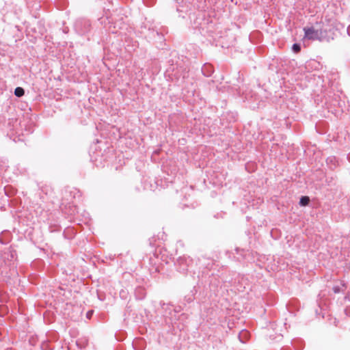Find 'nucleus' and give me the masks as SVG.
Returning a JSON list of instances; mask_svg holds the SVG:
<instances>
[{
	"label": "nucleus",
	"mask_w": 350,
	"mask_h": 350,
	"mask_svg": "<svg viewBox=\"0 0 350 350\" xmlns=\"http://www.w3.org/2000/svg\"><path fill=\"white\" fill-rule=\"evenodd\" d=\"M304 37L310 40L325 41L328 40L326 38V32L323 29H315L314 27H304Z\"/></svg>",
	"instance_id": "f257e3e1"
},
{
	"label": "nucleus",
	"mask_w": 350,
	"mask_h": 350,
	"mask_svg": "<svg viewBox=\"0 0 350 350\" xmlns=\"http://www.w3.org/2000/svg\"><path fill=\"white\" fill-rule=\"evenodd\" d=\"M192 264V258L189 256H183L177 258L175 265L179 272L186 273Z\"/></svg>",
	"instance_id": "f03ea898"
},
{
	"label": "nucleus",
	"mask_w": 350,
	"mask_h": 350,
	"mask_svg": "<svg viewBox=\"0 0 350 350\" xmlns=\"http://www.w3.org/2000/svg\"><path fill=\"white\" fill-rule=\"evenodd\" d=\"M16 120L14 118L6 119L4 116H0V133H8L14 129V123Z\"/></svg>",
	"instance_id": "7ed1b4c3"
},
{
	"label": "nucleus",
	"mask_w": 350,
	"mask_h": 350,
	"mask_svg": "<svg viewBox=\"0 0 350 350\" xmlns=\"http://www.w3.org/2000/svg\"><path fill=\"white\" fill-rule=\"evenodd\" d=\"M90 27L91 25L88 20L79 21L75 23L77 30L81 34L88 32Z\"/></svg>",
	"instance_id": "20e7f679"
},
{
	"label": "nucleus",
	"mask_w": 350,
	"mask_h": 350,
	"mask_svg": "<svg viewBox=\"0 0 350 350\" xmlns=\"http://www.w3.org/2000/svg\"><path fill=\"white\" fill-rule=\"evenodd\" d=\"M135 296L138 299H142L146 296V291L142 287H137L135 291Z\"/></svg>",
	"instance_id": "39448f33"
},
{
	"label": "nucleus",
	"mask_w": 350,
	"mask_h": 350,
	"mask_svg": "<svg viewBox=\"0 0 350 350\" xmlns=\"http://www.w3.org/2000/svg\"><path fill=\"white\" fill-rule=\"evenodd\" d=\"M327 164L329 165L330 168L335 167L336 166V159L335 157H329L326 159Z\"/></svg>",
	"instance_id": "423d86ee"
},
{
	"label": "nucleus",
	"mask_w": 350,
	"mask_h": 350,
	"mask_svg": "<svg viewBox=\"0 0 350 350\" xmlns=\"http://www.w3.org/2000/svg\"><path fill=\"white\" fill-rule=\"evenodd\" d=\"M25 94V90L21 87H17L14 90V95L17 97H21Z\"/></svg>",
	"instance_id": "0eeeda50"
},
{
	"label": "nucleus",
	"mask_w": 350,
	"mask_h": 350,
	"mask_svg": "<svg viewBox=\"0 0 350 350\" xmlns=\"http://www.w3.org/2000/svg\"><path fill=\"white\" fill-rule=\"evenodd\" d=\"M310 202V198L308 196H302L300 198L299 204L301 206H307Z\"/></svg>",
	"instance_id": "6e6552de"
},
{
	"label": "nucleus",
	"mask_w": 350,
	"mask_h": 350,
	"mask_svg": "<svg viewBox=\"0 0 350 350\" xmlns=\"http://www.w3.org/2000/svg\"><path fill=\"white\" fill-rule=\"evenodd\" d=\"M292 49L295 53H297L301 51V46L299 44L295 43L293 44Z\"/></svg>",
	"instance_id": "1a4fd4ad"
},
{
	"label": "nucleus",
	"mask_w": 350,
	"mask_h": 350,
	"mask_svg": "<svg viewBox=\"0 0 350 350\" xmlns=\"http://www.w3.org/2000/svg\"><path fill=\"white\" fill-rule=\"evenodd\" d=\"M333 291L335 293H338L340 291V288L338 286H335L333 287Z\"/></svg>",
	"instance_id": "9d476101"
},
{
	"label": "nucleus",
	"mask_w": 350,
	"mask_h": 350,
	"mask_svg": "<svg viewBox=\"0 0 350 350\" xmlns=\"http://www.w3.org/2000/svg\"><path fill=\"white\" fill-rule=\"evenodd\" d=\"M247 332H245V331H243L242 332L240 333V335H239V338H240V340L241 341V342H245L241 338V336L243 335V334H247Z\"/></svg>",
	"instance_id": "9b49d317"
},
{
	"label": "nucleus",
	"mask_w": 350,
	"mask_h": 350,
	"mask_svg": "<svg viewBox=\"0 0 350 350\" xmlns=\"http://www.w3.org/2000/svg\"><path fill=\"white\" fill-rule=\"evenodd\" d=\"M344 312H345L346 316L348 317L349 316V310L347 308L344 310Z\"/></svg>",
	"instance_id": "f8f14e48"
},
{
	"label": "nucleus",
	"mask_w": 350,
	"mask_h": 350,
	"mask_svg": "<svg viewBox=\"0 0 350 350\" xmlns=\"http://www.w3.org/2000/svg\"><path fill=\"white\" fill-rule=\"evenodd\" d=\"M92 311H89V312H88V313H87V317H88V318H90V316L92 315Z\"/></svg>",
	"instance_id": "ddd939ff"
},
{
	"label": "nucleus",
	"mask_w": 350,
	"mask_h": 350,
	"mask_svg": "<svg viewBox=\"0 0 350 350\" xmlns=\"http://www.w3.org/2000/svg\"><path fill=\"white\" fill-rule=\"evenodd\" d=\"M347 31L348 35H349V36H350V25H349V26L347 27Z\"/></svg>",
	"instance_id": "4468645a"
},
{
	"label": "nucleus",
	"mask_w": 350,
	"mask_h": 350,
	"mask_svg": "<svg viewBox=\"0 0 350 350\" xmlns=\"http://www.w3.org/2000/svg\"><path fill=\"white\" fill-rule=\"evenodd\" d=\"M70 231H72V229H69V228H68L66 230H65V231L64 232V234L66 236V232H68V231H70Z\"/></svg>",
	"instance_id": "2eb2a0df"
},
{
	"label": "nucleus",
	"mask_w": 350,
	"mask_h": 350,
	"mask_svg": "<svg viewBox=\"0 0 350 350\" xmlns=\"http://www.w3.org/2000/svg\"><path fill=\"white\" fill-rule=\"evenodd\" d=\"M334 323H335V325H337V323H336V320H335Z\"/></svg>",
	"instance_id": "dca6fc26"
}]
</instances>
